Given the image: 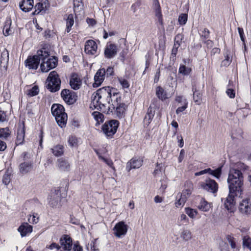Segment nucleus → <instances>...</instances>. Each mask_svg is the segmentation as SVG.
<instances>
[{"label": "nucleus", "instance_id": "f03ea898", "mask_svg": "<svg viewBox=\"0 0 251 251\" xmlns=\"http://www.w3.org/2000/svg\"><path fill=\"white\" fill-rule=\"evenodd\" d=\"M237 169L231 168L229 170L227 182L229 184V191L230 193L237 192L240 195L243 191L244 177L241 170H247L248 167L244 163L238 162L236 164Z\"/></svg>", "mask_w": 251, "mask_h": 251}, {"label": "nucleus", "instance_id": "e2e57ef3", "mask_svg": "<svg viewBox=\"0 0 251 251\" xmlns=\"http://www.w3.org/2000/svg\"><path fill=\"white\" fill-rule=\"evenodd\" d=\"M238 31L240 37V39L242 42H245L246 41V37L244 34V29L242 27H238Z\"/></svg>", "mask_w": 251, "mask_h": 251}, {"label": "nucleus", "instance_id": "6e6d98bb", "mask_svg": "<svg viewBox=\"0 0 251 251\" xmlns=\"http://www.w3.org/2000/svg\"><path fill=\"white\" fill-rule=\"evenodd\" d=\"M187 201L180 195V198L175 202V205L176 207H182Z\"/></svg>", "mask_w": 251, "mask_h": 251}, {"label": "nucleus", "instance_id": "58836bf2", "mask_svg": "<svg viewBox=\"0 0 251 251\" xmlns=\"http://www.w3.org/2000/svg\"><path fill=\"white\" fill-rule=\"evenodd\" d=\"M192 71L191 68L187 67L184 65H180L179 68L178 72L184 75H189Z\"/></svg>", "mask_w": 251, "mask_h": 251}, {"label": "nucleus", "instance_id": "2f4dec72", "mask_svg": "<svg viewBox=\"0 0 251 251\" xmlns=\"http://www.w3.org/2000/svg\"><path fill=\"white\" fill-rule=\"evenodd\" d=\"M51 152L55 156H60L64 154V147L63 145L58 144L51 148Z\"/></svg>", "mask_w": 251, "mask_h": 251}, {"label": "nucleus", "instance_id": "6e6552de", "mask_svg": "<svg viewBox=\"0 0 251 251\" xmlns=\"http://www.w3.org/2000/svg\"><path fill=\"white\" fill-rule=\"evenodd\" d=\"M67 195L66 192L64 193H61V188L57 187L54 190V192L51 194L49 205L53 208H60L61 207L60 203L61 200L65 198Z\"/></svg>", "mask_w": 251, "mask_h": 251}, {"label": "nucleus", "instance_id": "20e7f679", "mask_svg": "<svg viewBox=\"0 0 251 251\" xmlns=\"http://www.w3.org/2000/svg\"><path fill=\"white\" fill-rule=\"evenodd\" d=\"M50 56V52L45 48H42L37 51V54L29 56L25 61V65L29 69L36 70L39 65L40 60H44L45 57Z\"/></svg>", "mask_w": 251, "mask_h": 251}, {"label": "nucleus", "instance_id": "412c9836", "mask_svg": "<svg viewBox=\"0 0 251 251\" xmlns=\"http://www.w3.org/2000/svg\"><path fill=\"white\" fill-rule=\"evenodd\" d=\"M194 191V184L191 181L187 180L185 182L184 188L182 190L181 196L188 200L191 196Z\"/></svg>", "mask_w": 251, "mask_h": 251}, {"label": "nucleus", "instance_id": "0eeeda50", "mask_svg": "<svg viewBox=\"0 0 251 251\" xmlns=\"http://www.w3.org/2000/svg\"><path fill=\"white\" fill-rule=\"evenodd\" d=\"M127 105L124 102H122L121 94H120V100L114 99L112 104L109 113L115 110V114L119 119H122L125 116L126 111L127 109Z\"/></svg>", "mask_w": 251, "mask_h": 251}, {"label": "nucleus", "instance_id": "3c124183", "mask_svg": "<svg viewBox=\"0 0 251 251\" xmlns=\"http://www.w3.org/2000/svg\"><path fill=\"white\" fill-rule=\"evenodd\" d=\"M181 105V106L178 107L176 109V112L177 115H178L181 113L183 112L188 107V102L187 100H185L184 101V104H182Z\"/></svg>", "mask_w": 251, "mask_h": 251}, {"label": "nucleus", "instance_id": "f257e3e1", "mask_svg": "<svg viewBox=\"0 0 251 251\" xmlns=\"http://www.w3.org/2000/svg\"><path fill=\"white\" fill-rule=\"evenodd\" d=\"M114 99L120 100V93L116 88L110 86L100 88L93 94L91 106H93L103 113L109 114L111 107L110 103Z\"/></svg>", "mask_w": 251, "mask_h": 251}, {"label": "nucleus", "instance_id": "473e14b6", "mask_svg": "<svg viewBox=\"0 0 251 251\" xmlns=\"http://www.w3.org/2000/svg\"><path fill=\"white\" fill-rule=\"evenodd\" d=\"M156 96L162 101L165 100L168 98L166 91L160 86L156 88Z\"/></svg>", "mask_w": 251, "mask_h": 251}, {"label": "nucleus", "instance_id": "a211bd4d", "mask_svg": "<svg viewBox=\"0 0 251 251\" xmlns=\"http://www.w3.org/2000/svg\"><path fill=\"white\" fill-rule=\"evenodd\" d=\"M143 160L140 157H134L127 162L126 169L127 172H129L132 169H138L143 165Z\"/></svg>", "mask_w": 251, "mask_h": 251}, {"label": "nucleus", "instance_id": "5fc2aeb1", "mask_svg": "<svg viewBox=\"0 0 251 251\" xmlns=\"http://www.w3.org/2000/svg\"><path fill=\"white\" fill-rule=\"evenodd\" d=\"M188 16L186 14H181L178 17V22L181 25L186 24L187 21Z\"/></svg>", "mask_w": 251, "mask_h": 251}, {"label": "nucleus", "instance_id": "4468645a", "mask_svg": "<svg viewBox=\"0 0 251 251\" xmlns=\"http://www.w3.org/2000/svg\"><path fill=\"white\" fill-rule=\"evenodd\" d=\"M118 52V47L115 44L108 42L104 48V56L107 59L114 58Z\"/></svg>", "mask_w": 251, "mask_h": 251}, {"label": "nucleus", "instance_id": "7c9ffc66", "mask_svg": "<svg viewBox=\"0 0 251 251\" xmlns=\"http://www.w3.org/2000/svg\"><path fill=\"white\" fill-rule=\"evenodd\" d=\"M57 167L62 171H68L70 170V164L69 162L63 158L57 160Z\"/></svg>", "mask_w": 251, "mask_h": 251}, {"label": "nucleus", "instance_id": "1a4fd4ad", "mask_svg": "<svg viewBox=\"0 0 251 251\" xmlns=\"http://www.w3.org/2000/svg\"><path fill=\"white\" fill-rule=\"evenodd\" d=\"M45 57V59L42 60L40 68L42 72H48L50 70L56 67L58 64V59L55 56H51L49 58Z\"/></svg>", "mask_w": 251, "mask_h": 251}, {"label": "nucleus", "instance_id": "f704fd0d", "mask_svg": "<svg viewBox=\"0 0 251 251\" xmlns=\"http://www.w3.org/2000/svg\"><path fill=\"white\" fill-rule=\"evenodd\" d=\"M199 34L201 40L203 41L210 38V31L206 27L201 28L199 30Z\"/></svg>", "mask_w": 251, "mask_h": 251}, {"label": "nucleus", "instance_id": "bf43d9fd", "mask_svg": "<svg viewBox=\"0 0 251 251\" xmlns=\"http://www.w3.org/2000/svg\"><path fill=\"white\" fill-rule=\"evenodd\" d=\"M105 76L107 77L112 76L114 74V68L111 66L107 67L106 70L105 69Z\"/></svg>", "mask_w": 251, "mask_h": 251}, {"label": "nucleus", "instance_id": "338daca9", "mask_svg": "<svg viewBox=\"0 0 251 251\" xmlns=\"http://www.w3.org/2000/svg\"><path fill=\"white\" fill-rule=\"evenodd\" d=\"M74 251H82L83 248L80 245L78 241H76L73 247Z\"/></svg>", "mask_w": 251, "mask_h": 251}, {"label": "nucleus", "instance_id": "a19ab883", "mask_svg": "<svg viewBox=\"0 0 251 251\" xmlns=\"http://www.w3.org/2000/svg\"><path fill=\"white\" fill-rule=\"evenodd\" d=\"M11 22L6 21L5 23L3 28V33L4 36H7L12 33V30L10 28Z\"/></svg>", "mask_w": 251, "mask_h": 251}, {"label": "nucleus", "instance_id": "052dcab7", "mask_svg": "<svg viewBox=\"0 0 251 251\" xmlns=\"http://www.w3.org/2000/svg\"><path fill=\"white\" fill-rule=\"evenodd\" d=\"M178 49L177 46H173V48L172 50L170 58L172 59L173 60H176V55L178 51Z\"/></svg>", "mask_w": 251, "mask_h": 251}, {"label": "nucleus", "instance_id": "c85d7f7f", "mask_svg": "<svg viewBox=\"0 0 251 251\" xmlns=\"http://www.w3.org/2000/svg\"><path fill=\"white\" fill-rule=\"evenodd\" d=\"M192 91L193 92V100L196 104L200 105L201 102L202 94L197 90L196 85H192Z\"/></svg>", "mask_w": 251, "mask_h": 251}, {"label": "nucleus", "instance_id": "774afa93", "mask_svg": "<svg viewBox=\"0 0 251 251\" xmlns=\"http://www.w3.org/2000/svg\"><path fill=\"white\" fill-rule=\"evenodd\" d=\"M226 89H236V83L232 80L229 79L228 81V84L226 86Z\"/></svg>", "mask_w": 251, "mask_h": 251}, {"label": "nucleus", "instance_id": "37998d69", "mask_svg": "<svg viewBox=\"0 0 251 251\" xmlns=\"http://www.w3.org/2000/svg\"><path fill=\"white\" fill-rule=\"evenodd\" d=\"M185 211L189 217L192 219L195 218L198 214L197 210L190 207H186L185 208Z\"/></svg>", "mask_w": 251, "mask_h": 251}, {"label": "nucleus", "instance_id": "49530a36", "mask_svg": "<svg viewBox=\"0 0 251 251\" xmlns=\"http://www.w3.org/2000/svg\"><path fill=\"white\" fill-rule=\"evenodd\" d=\"M184 39V36L181 33L177 34L175 37L174 46H177L179 48L181 45L182 40Z\"/></svg>", "mask_w": 251, "mask_h": 251}, {"label": "nucleus", "instance_id": "e433bc0d", "mask_svg": "<svg viewBox=\"0 0 251 251\" xmlns=\"http://www.w3.org/2000/svg\"><path fill=\"white\" fill-rule=\"evenodd\" d=\"M94 119L97 121V125H100V123L104 121V115L98 111H94L92 114Z\"/></svg>", "mask_w": 251, "mask_h": 251}, {"label": "nucleus", "instance_id": "ddd939ff", "mask_svg": "<svg viewBox=\"0 0 251 251\" xmlns=\"http://www.w3.org/2000/svg\"><path fill=\"white\" fill-rule=\"evenodd\" d=\"M82 80L79 74L72 73L69 78V84L72 89L75 90L79 89L82 85Z\"/></svg>", "mask_w": 251, "mask_h": 251}, {"label": "nucleus", "instance_id": "39448f33", "mask_svg": "<svg viewBox=\"0 0 251 251\" xmlns=\"http://www.w3.org/2000/svg\"><path fill=\"white\" fill-rule=\"evenodd\" d=\"M61 81L59 75L55 71H53L49 74L46 81V87L51 93L58 92L61 87Z\"/></svg>", "mask_w": 251, "mask_h": 251}, {"label": "nucleus", "instance_id": "4be33fe9", "mask_svg": "<svg viewBox=\"0 0 251 251\" xmlns=\"http://www.w3.org/2000/svg\"><path fill=\"white\" fill-rule=\"evenodd\" d=\"M153 6L155 12V16L158 20L159 25L163 26V19L162 14L161 8L158 0H153Z\"/></svg>", "mask_w": 251, "mask_h": 251}, {"label": "nucleus", "instance_id": "c9c22d12", "mask_svg": "<svg viewBox=\"0 0 251 251\" xmlns=\"http://www.w3.org/2000/svg\"><path fill=\"white\" fill-rule=\"evenodd\" d=\"M74 13L79 12L83 9V2L82 0H73Z\"/></svg>", "mask_w": 251, "mask_h": 251}, {"label": "nucleus", "instance_id": "9d476101", "mask_svg": "<svg viewBox=\"0 0 251 251\" xmlns=\"http://www.w3.org/2000/svg\"><path fill=\"white\" fill-rule=\"evenodd\" d=\"M200 187L212 194H216L218 191L219 185L214 179L210 178H206L204 181L200 183Z\"/></svg>", "mask_w": 251, "mask_h": 251}, {"label": "nucleus", "instance_id": "5701e85b", "mask_svg": "<svg viewBox=\"0 0 251 251\" xmlns=\"http://www.w3.org/2000/svg\"><path fill=\"white\" fill-rule=\"evenodd\" d=\"M61 246L65 251H70L72 249V239L68 235H64L60 239Z\"/></svg>", "mask_w": 251, "mask_h": 251}, {"label": "nucleus", "instance_id": "c03bdc74", "mask_svg": "<svg viewBox=\"0 0 251 251\" xmlns=\"http://www.w3.org/2000/svg\"><path fill=\"white\" fill-rule=\"evenodd\" d=\"M243 246L251 251V238L249 236L246 235L244 236L243 238Z\"/></svg>", "mask_w": 251, "mask_h": 251}, {"label": "nucleus", "instance_id": "2eb2a0df", "mask_svg": "<svg viewBox=\"0 0 251 251\" xmlns=\"http://www.w3.org/2000/svg\"><path fill=\"white\" fill-rule=\"evenodd\" d=\"M229 192V194L224 202V206L227 210L232 212L234 211L235 208L236 203L235 197L238 195V193H230V191Z\"/></svg>", "mask_w": 251, "mask_h": 251}, {"label": "nucleus", "instance_id": "f8f14e48", "mask_svg": "<svg viewBox=\"0 0 251 251\" xmlns=\"http://www.w3.org/2000/svg\"><path fill=\"white\" fill-rule=\"evenodd\" d=\"M84 51L89 55L97 56L99 52L98 51V45L93 40H87L85 44Z\"/></svg>", "mask_w": 251, "mask_h": 251}, {"label": "nucleus", "instance_id": "a18cd8bd", "mask_svg": "<svg viewBox=\"0 0 251 251\" xmlns=\"http://www.w3.org/2000/svg\"><path fill=\"white\" fill-rule=\"evenodd\" d=\"M35 10L32 12V14L33 15H37L39 14V13L44 10V4L42 2H38L34 6Z\"/></svg>", "mask_w": 251, "mask_h": 251}, {"label": "nucleus", "instance_id": "72a5a7b5", "mask_svg": "<svg viewBox=\"0 0 251 251\" xmlns=\"http://www.w3.org/2000/svg\"><path fill=\"white\" fill-rule=\"evenodd\" d=\"M211 205L204 198H202L200 201V204L198 206L199 209L204 211L207 212L209 210Z\"/></svg>", "mask_w": 251, "mask_h": 251}, {"label": "nucleus", "instance_id": "f3484780", "mask_svg": "<svg viewBox=\"0 0 251 251\" xmlns=\"http://www.w3.org/2000/svg\"><path fill=\"white\" fill-rule=\"evenodd\" d=\"M25 127L24 121H23L17 129V134L15 141L16 146L24 144L25 137Z\"/></svg>", "mask_w": 251, "mask_h": 251}, {"label": "nucleus", "instance_id": "a878e982", "mask_svg": "<svg viewBox=\"0 0 251 251\" xmlns=\"http://www.w3.org/2000/svg\"><path fill=\"white\" fill-rule=\"evenodd\" d=\"M32 226L27 223H23L18 228V231L20 233L22 237L26 236L28 234L32 231Z\"/></svg>", "mask_w": 251, "mask_h": 251}, {"label": "nucleus", "instance_id": "6ab92c4d", "mask_svg": "<svg viewBox=\"0 0 251 251\" xmlns=\"http://www.w3.org/2000/svg\"><path fill=\"white\" fill-rule=\"evenodd\" d=\"M240 212L245 215H250L251 214V199L247 198L244 199L240 203L239 206Z\"/></svg>", "mask_w": 251, "mask_h": 251}, {"label": "nucleus", "instance_id": "c756f323", "mask_svg": "<svg viewBox=\"0 0 251 251\" xmlns=\"http://www.w3.org/2000/svg\"><path fill=\"white\" fill-rule=\"evenodd\" d=\"M66 21V28L65 29V33H69L72 29V26L74 24V16L72 14H69L67 16Z\"/></svg>", "mask_w": 251, "mask_h": 251}, {"label": "nucleus", "instance_id": "603ef678", "mask_svg": "<svg viewBox=\"0 0 251 251\" xmlns=\"http://www.w3.org/2000/svg\"><path fill=\"white\" fill-rule=\"evenodd\" d=\"M11 181V174L8 172L6 171L3 176L2 182L5 185H8Z\"/></svg>", "mask_w": 251, "mask_h": 251}, {"label": "nucleus", "instance_id": "ea45409f", "mask_svg": "<svg viewBox=\"0 0 251 251\" xmlns=\"http://www.w3.org/2000/svg\"><path fill=\"white\" fill-rule=\"evenodd\" d=\"M180 237L184 241H188L192 238V233L189 230L184 229L181 232Z\"/></svg>", "mask_w": 251, "mask_h": 251}, {"label": "nucleus", "instance_id": "423d86ee", "mask_svg": "<svg viewBox=\"0 0 251 251\" xmlns=\"http://www.w3.org/2000/svg\"><path fill=\"white\" fill-rule=\"evenodd\" d=\"M120 126L119 121L115 119L106 121L101 127V130L107 139H112L117 132Z\"/></svg>", "mask_w": 251, "mask_h": 251}, {"label": "nucleus", "instance_id": "bb28decb", "mask_svg": "<svg viewBox=\"0 0 251 251\" xmlns=\"http://www.w3.org/2000/svg\"><path fill=\"white\" fill-rule=\"evenodd\" d=\"M33 161H24L21 163L19 165L20 172L25 174L30 172L33 169Z\"/></svg>", "mask_w": 251, "mask_h": 251}, {"label": "nucleus", "instance_id": "680f3d73", "mask_svg": "<svg viewBox=\"0 0 251 251\" xmlns=\"http://www.w3.org/2000/svg\"><path fill=\"white\" fill-rule=\"evenodd\" d=\"M203 44L206 45L207 49H211L214 45V42L209 39H206L205 40L202 41Z\"/></svg>", "mask_w": 251, "mask_h": 251}, {"label": "nucleus", "instance_id": "de8ad7c7", "mask_svg": "<svg viewBox=\"0 0 251 251\" xmlns=\"http://www.w3.org/2000/svg\"><path fill=\"white\" fill-rule=\"evenodd\" d=\"M68 142L70 146L72 147H76L78 146V139L75 136L71 135L69 136Z\"/></svg>", "mask_w": 251, "mask_h": 251}, {"label": "nucleus", "instance_id": "13d9d810", "mask_svg": "<svg viewBox=\"0 0 251 251\" xmlns=\"http://www.w3.org/2000/svg\"><path fill=\"white\" fill-rule=\"evenodd\" d=\"M226 93L227 96L230 99H234L236 96V89H226Z\"/></svg>", "mask_w": 251, "mask_h": 251}, {"label": "nucleus", "instance_id": "4c0bfd02", "mask_svg": "<svg viewBox=\"0 0 251 251\" xmlns=\"http://www.w3.org/2000/svg\"><path fill=\"white\" fill-rule=\"evenodd\" d=\"M11 135V131L9 127L0 128V138L7 139Z\"/></svg>", "mask_w": 251, "mask_h": 251}, {"label": "nucleus", "instance_id": "4d7b16f0", "mask_svg": "<svg viewBox=\"0 0 251 251\" xmlns=\"http://www.w3.org/2000/svg\"><path fill=\"white\" fill-rule=\"evenodd\" d=\"M222 174V169L221 168L219 167L216 169L213 170L212 173H211V175L214 176L216 178H219L221 177Z\"/></svg>", "mask_w": 251, "mask_h": 251}, {"label": "nucleus", "instance_id": "cd10ccee", "mask_svg": "<svg viewBox=\"0 0 251 251\" xmlns=\"http://www.w3.org/2000/svg\"><path fill=\"white\" fill-rule=\"evenodd\" d=\"M98 156L99 159L104 162L107 166L111 168L114 171H116L115 167L114 165L113 162L110 158H106L101 155L99 151H95Z\"/></svg>", "mask_w": 251, "mask_h": 251}, {"label": "nucleus", "instance_id": "dca6fc26", "mask_svg": "<svg viewBox=\"0 0 251 251\" xmlns=\"http://www.w3.org/2000/svg\"><path fill=\"white\" fill-rule=\"evenodd\" d=\"M128 230V226L124 221H120L117 223L113 228L115 235L118 238L125 236Z\"/></svg>", "mask_w": 251, "mask_h": 251}, {"label": "nucleus", "instance_id": "09e8293b", "mask_svg": "<svg viewBox=\"0 0 251 251\" xmlns=\"http://www.w3.org/2000/svg\"><path fill=\"white\" fill-rule=\"evenodd\" d=\"M243 134V132L241 128H237L235 130H234L232 131L231 133V138L234 140V139L237 138L238 136H242Z\"/></svg>", "mask_w": 251, "mask_h": 251}, {"label": "nucleus", "instance_id": "69168bd1", "mask_svg": "<svg viewBox=\"0 0 251 251\" xmlns=\"http://www.w3.org/2000/svg\"><path fill=\"white\" fill-rule=\"evenodd\" d=\"M44 137V132L43 130H41L39 135V145L41 149L43 148V141Z\"/></svg>", "mask_w": 251, "mask_h": 251}, {"label": "nucleus", "instance_id": "7ed1b4c3", "mask_svg": "<svg viewBox=\"0 0 251 251\" xmlns=\"http://www.w3.org/2000/svg\"><path fill=\"white\" fill-rule=\"evenodd\" d=\"M51 112L58 125L61 128L66 126L68 115L65 112L64 107L59 103H54L51 107Z\"/></svg>", "mask_w": 251, "mask_h": 251}, {"label": "nucleus", "instance_id": "79ce46f5", "mask_svg": "<svg viewBox=\"0 0 251 251\" xmlns=\"http://www.w3.org/2000/svg\"><path fill=\"white\" fill-rule=\"evenodd\" d=\"M39 93V88L37 85H35L27 91V95L31 97L37 95Z\"/></svg>", "mask_w": 251, "mask_h": 251}, {"label": "nucleus", "instance_id": "b1692460", "mask_svg": "<svg viewBox=\"0 0 251 251\" xmlns=\"http://www.w3.org/2000/svg\"><path fill=\"white\" fill-rule=\"evenodd\" d=\"M155 108L152 107L151 105L148 108L147 112L144 118V124L148 126L151 122L155 114Z\"/></svg>", "mask_w": 251, "mask_h": 251}, {"label": "nucleus", "instance_id": "9b49d317", "mask_svg": "<svg viewBox=\"0 0 251 251\" xmlns=\"http://www.w3.org/2000/svg\"><path fill=\"white\" fill-rule=\"evenodd\" d=\"M61 97L63 100L68 105L74 104L77 99V96L76 93L67 89H64L61 91Z\"/></svg>", "mask_w": 251, "mask_h": 251}, {"label": "nucleus", "instance_id": "864d4df0", "mask_svg": "<svg viewBox=\"0 0 251 251\" xmlns=\"http://www.w3.org/2000/svg\"><path fill=\"white\" fill-rule=\"evenodd\" d=\"M226 238L228 243L230 244L231 248L235 249L236 248V244L234 238L233 236L228 235L227 236Z\"/></svg>", "mask_w": 251, "mask_h": 251}, {"label": "nucleus", "instance_id": "393cba45", "mask_svg": "<svg viewBox=\"0 0 251 251\" xmlns=\"http://www.w3.org/2000/svg\"><path fill=\"white\" fill-rule=\"evenodd\" d=\"M34 6L33 0H22L19 3L20 8L24 12L31 11Z\"/></svg>", "mask_w": 251, "mask_h": 251}, {"label": "nucleus", "instance_id": "0e129e2a", "mask_svg": "<svg viewBox=\"0 0 251 251\" xmlns=\"http://www.w3.org/2000/svg\"><path fill=\"white\" fill-rule=\"evenodd\" d=\"M71 125L75 127L78 128L80 126L79 121L76 118L73 119L71 121Z\"/></svg>", "mask_w": 251, "mask_h": 251}, {"label": "nucleus", "instance_id": "aec40b11", "mask_svg": "<svg viewBox=\"0 0 251 251\" xmlns=\"http://www.w3.org/2000/svg\"><path fill=\"white\" fill-rule=\"evenodd\" d=\"M105 72L104 68H100L96 72L94 76L95 82L93 84L94 87L100 86L104 80Z\"/></svg>", "mask_w": 251, "mask_h": 251}, {"label": "nucleus", "instance_id": "8fccbe9b", "mask_svg": "<svg viewBox=\"0 0 251 251\" xmlns=\"http://www.w3.org/2000/svg\"><path fill=\"white\" fill-rule=\"evenodd\" d=\"M118 80L122 85L123 89L128 88L130 86L129 82L125 78L120 77L118 78Z\"/></svg>", "mask_w": 251, "mask_h": 251}]
</instances>
